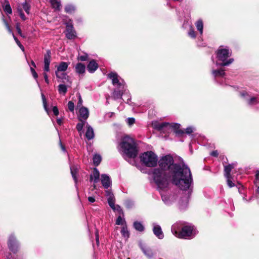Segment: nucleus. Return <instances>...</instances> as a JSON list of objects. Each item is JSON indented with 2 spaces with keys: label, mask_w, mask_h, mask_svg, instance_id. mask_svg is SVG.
<instances>
[{
  "label": "nucleus",
  "mask_w": 259,
  "mask_h": 259,
  "mask_svg": "<svg viewBox=\"0 0 259 259\" xmlns=\"http://www.w3.org/2000/svg\"><path fill=\"white\" fill-rule=\"evenodd\" d=\"M101 182L103 187L107 190L111 186V179L110 177L107 174H102L101 176Z\"/></svg>",
  "instance_id": "ddd939ff"
},
{
  "label": "nucleus",
  "mask_w": 259,
  "mask_h": 259,
  "mask_svg": "<svg viewBox=\"0 0 259 259\" xmlns=\"http://www.w3.org/2000/svg\"><path fill=\"white\" fill-rule=\"evenodd\" d=\"M193 130L192 127H188L186 129V133L188 134H190L193 133Z\"/></svg>",
  "instance_id": "4d7b16f0"
},
{
  "label": "nucleus",
  "mask_w": 259,
  "mask_h": 259,
  "mask_svg": "<svg viewBox=\"0 0 259 259\" xmlns=\"http://www.w3.org/2000/svg\"><path fill=\"white\" fill-rule=\"evenodd\" d=\"M67 38L68 39H73L77 37L76 32L74 29L72 22L69 20L66 23V30L64 32Z\"/></svg>",
  "instance_id": "1a4fd4ad"
},
{
  "label": "nucleus",
  "mask_w": 259,
  "mask_h": 259,
  "mask_svg": "<svg viewBox=\"0 0 259 259\" xmlns=\"http://www.w3.org/2000/svg\"><path fill=\"white\" fill-rule=\"evenodd\" d=\"M210 155L217 157L219 155V153L217 150H214L210 153Z\"/></svg>",
  "instance_id": "6e6d98bb"
},
{
  "label": "nucleus",
  "mask_w": 259,
  "mask_h": 259,
  "mask_svg": "<svg viewBox=\"0 0 259 259\" xmlns=\"http://www.w3.org/2000/svg\"><path fill=\"white\" fill-rule=\"evenodd\" d=\"M44 75V79H45V82L47 83V84H49V80L48 79V75L46 73H44L43 74Z\"/></svg>",
  "instance_id": "13d9d810"
},
{
  "label": "nucleus",
  "mask_w": 259,
  "mask_h": 259,
  "mask_svg": "<svg viewBox=\"0 0 259 259\" xmlns=\"http://www.w3.org/2000/svg\"><path fill=\"white\" fill-rule=\"evenodd\" d=\"M41 97H42L43 105H44V107L45 108V110L46 111V112L47 113H48L49 110H48V107H47V101H46L45 96L44 94H41Z\"/></svg>",
  "instance_id": "79ce46f5"
},
{
  "label": "nucleus",
  "mask_w": 259,
  "mask_h": 259,
  "mask_svg": "<svg viewBox=\"0 0 259 259\" xmlns=\"http://www.w3.org/2000/svg\"><path fill=\"white\" fill-rule=\"evenodd\" d=\"M196 26L197 30L199 31L200 35H202L203 31V23L202 20H198L196 22Z\"/></svg>",
  "instance_id": "7c9ffc66"
},
{
  "label": "nucleus",
  "mask_w": 259,
  "mask_h": 259,
  "mask_svg": "<svg viewBox=\"0 0 259 259\" xmlns=\"http://www.w3.org/2000/svg\"><path fill=\"white\" fill-rule=\"evenodd\" d=\"M6 4L3 6L4 11L8 14H12V10L8 0H5Z\"/></svg>",
  "instance_id": "c756f323"
},
{
  "label": "nucleus",
  "mask_w": 259,
  "mask_h": 259,
  "mask_svg": "<svg viewBox=\"0 0 259 259\" xmlns=\"http://www.w3.org/2000/svg\"><path fill=\"white\" fill-rule=\"evenodd\" d=\"M86 127L87 131L85 134V137L88 140H91L93 139L95 137L94 130L92 127L88 123H87Z\"/></svg>",
  "instance_id": "4be33fe9"
},
{
  "label": "nucleus",
  "mask_w": 259,
  "mask_h": 259,
  "mask_svg": "<svg viewBox=\"0 0 259 259\" xmlns=\"http://www.w3.org/2000/svg\"><path fill=\"white\" fill-rule=\"evenodd\" d=\"M105 193L107 197L108 204L110 207L113 210H116L120 213L123 214V212L120 206L118 205H117L116 206L115 205V199L112 191L111 190H106L105 191Z\"/></svg>",
  "instance_id": "6e6552de"
},
{
  "label": "nucleus",
  "mask_w": 259,
  "mask_h": 259,
  "mask_svg": "<svg viewBox=\"0 0 259 259\" xmlns=\"http://www.w3.org/2000/svg\"><path fill=\"white\" fill-rule=\"evenodd\" d=\"M158 168L149 172L159 190L167 187L169 180L186 194V204L190 198L193 190V180L189 167L184 163H175L172 156L167 154L158 161Z\"/></svg>",
  "instance_id": "f257e3e1"
},
{
  "label": "nucleus",
  "mask_w": 259,
  "mask_h": 259,
  "mask_svg": "<svg viewBox=\"0 0 259 259\" xmlns=\"http://www.w3.org/2000/svg\"><path fill=\"white\" fill-rule=\"evenodd\" d=\"M77 21L78 22H82V20H81V18H78V19H77Z\"/></svg>",
  "instance_id": "69168bd1"
},
{
  "label": "nucleus",
  "mask_w": 259,
  "mask_h": 259,
  "mask_svg": "<svg viewBox=\"0 0 259 259\" xmlns=\"http://www.w3.org/2000/svg\"><path fill=\"white\" fill-rule=\"evenodd\" d=\"M54 114L57 116L59 114V110L57 106H54L52 109Z\"/></svg>",
  "instance_id": "864d4df0"
},
{
  "label": "nucleus",
  "mask_w": 259,
  "mask_h": 259,
  "mask_svg": "<svg viewBox=\"0 0 259 259\" xmlns=\"http://www.w3.org/2000/svg\"><path fill=\"white\" fill-rule=\"evenodd\" d=\"M57 124H58V125H62V119H61V118H57Z\"/></svg>",
  "instance_id": "680f3d73"
},
{
  "label": "nucleus",
  "mask_w": 259,
  "mask_h": 259,
  "mask_svg": "<svg viewBox=\"0 0 259 259\" xmlns=\"http://www.w3.org/2000/svg\"><path fill=\"white\" fill-rule=\"evenodd\" d=\"M256 191H257V192L258 193H259V186L257 187Z\"/></svg>",
  "instance_id": "774afa93"
},
{
  "label": "nucleus",
  "mask_w": 259,
  "mask_h": 259,
  "mask_svg": "<svg viewBox=\"0 0 259 259\" xmlns=\"http://www.w3.org/2000/svg\"><path fill=\"white\" fill-rule=\"evenodd\" d=\"M89 116V111L88 109L84 106H81L79 109L78 120L79 121H84L87 120Z\"/></svg>",
  "instance_id": "f8f14e48"
},
{
  "label": "nucleus",
  "mask_w": 259,
  "mask_h": 259,
  "mask_svg": "<svg viewBox=\"0 0 259 259\" xmlns=\"http://www.w3.org/2000/svg\"><path fill=\"white\" fill-rule=\"evenodd\" d=\"M259 183V170H256L255 175L254 184L257 185Z\"/></svg>",
  "instance_id": "09e8293b"
},
{
  "label": "nucleus",
  "mask_w": 259,
  "mask_h": 259,
  "mask_svg": "<svg viewBox=\"0 0 259 259\" xmlns=\"http://www.w3.org/2000/svg\"><path fill=\"white\" fill-rule=\"evenodd\" d=\"M100 172L97 168H94L93 173L90 175V180L93 181L94 183H97L99 181Z\"/></svg>",
  "instance_id": "5701e85b"
},
{
  "label": "nucleus",
  "mask_w": 259,
  "mask_h": 259,
  "mask_svg": "<svg viewBox=\"0 0 259 259\" xmlns=\"http://www.w3.org/2000/svg\"><path fill=\"white\" fill-rule=\"evenodd\" d=\"M8 245L9 249L14 253H16L19 248V243L13 235L9 237Z\"/></svg>",
  "instance_id": "9b49d317"
},
{
  "label": "nucleus",
  "mask_w": 259,
  "mask_h": 259,
  "mask_svg": "<svg viewBox=\"0 0 259 259\" xmlns=\"http://www.w3.org/2000/svg\"><path fill=\"white\" fill-rule=\"evenodd\" d=\"M23 9L27 14H30V6L26 2H25L22 4Z\"/></svg>",
  "instance_id": "4c0bfd02"
},
{
  "label": "nucleus",
  "mask_w": 259,
  "mask_h": 259,
  "mask_svg": "<svg viewBox=\"0 0 259 259\" xmlns=\"http://www.w3.org/2000/svg\"><path fill=\"white\" fill-rule=\"evenodd\" d=\"M64 10L66 13L70 14L75 11V7L73 5L68 4L65 6Z\"/></svg>",
  "instance_id": "72a5a7b5"
},
{
  "label": "nucleus",
  "mask_w": 259,
  "mask_h": 259,
  "mask_svg": "<svg viewBox=\"0 0 259 259\" xmlns=\"http://www.w3.org/2000/svg\"><path fill=\"white\" fill-rule=\"evenodd\" d=\"M133 227L134 229L139 232H143L145 230V227L142 223L139 221H135L133 223Z\"/></svg>",
  "instance_id": "cd10ccee"
},
{
  "label": "nucleus",
  "mask_w": 259,
  "mask_h": 259,
  "mask_svg": "<svg viewBox=\"0 0 259 259\" xmlns=\"http://www.w3.org/2000/svg\"><path fill=\"white\" fill-rule=\"evenodd\" d=\"M68 108L70 111L73 112L74 110V103L70 101L68 103Z\"/></svg>",
  "instance_id": "a18cd8bd"
},
{
  "label": "nucleus",
  "mask_w": 259,
  "mask_h": 259,
  "mask_svg": "<svg viewBox=\"0 0 259 259\" xmlns=\"http://www.w3.org/2000/svg\"><path fill=\"white\" fill-rule=\"evenodd\" d=\"M50 3L55 11H60L61 6V1L60 0H50Z\"/></svg>",
  "instance_id": "c85d7f7f"
},
{
  "label": "nucleus",
  "mask_w": 259,
  "mask_h": 259,
  "mask_svg": "<svg viewBox=\"0 0 259 259\" xmlns=\"http://www.w3.org/2000/svg\"><path fill=\"white\" fill-rule=\"evenodd\" d=\"M69 64L65 62H61L57 66L55 72H65L68 68Z\"/></svg>",
  "instance_id": "393cba45"
},
{
  "label": "nucleus",
  "mask_w": 259,
  "mask_h": 259,
  "mask_svg": "<svg viewBox=\"0 0 259 259\" xmlns=\"http://www.w3.org/2000/svg\"><path fill=\"white\" fill-rule=\"evenodd\" d=\"M131 96H128V98L127 99L126 103H128L129 102L131 101Z\"/></svg>",
  "instance_id": "0e129e2a"
},
{
  "label": "nucleus",
  "mask_w": 259,
  "mask_h": 259,
  "mask_svg": "<svg viewBox=\"0 0 259 259\" xmlns=\"http://www.w3.org/2000/svg\"><path fill=\"white\" fill-rule=\"evenodd\" d=\"M108 77L112 80V82L113 85H117V87L119 88H124L126 86L125 81L121 79V80L118 78V75L117 73L115 72H111L108 74Z\"/></svg>",
  "instance_id": "9d476101"
},
{
  "label": "nucleus",
  "mask_w": 259,
  "mask_h": 259,
  "mask_svg": "<svg viewBox=\"0 0 259 259\" xmlns=\"http://www.w3.org/2000/svg\"><path fill=\"white\" fill-rule=\"evenodd\" d=\"M153 232L154 234L159 239H162L164 238V234L162 231L161 227L155 223L152 224Z\"/></svg>",
  "instance_id": "2eb2a0df"
},
{
  "label": "nucleus",
  "mask_w": 259,
  "mask_h": 259,
  "mask_svg": "<svg viewBox=\"0 0 259 259\" xmlns=\"http://www.w3.org/2000/svg\"><path fill=\"white\" fill-rule=\"evenodd\" d=\"M16 30L20 35H22V31L20 28V24L19 23H17L16 25Z\"/></svg>",
  "instance_id": "603ef678"
},
{
  "label": "nucleus",
  "mask_w": 259,
  "mask_h": 259,
  "mask_svg": "<svg viewBox=\"0 0 259 259\" xmlns=\"http://www.w3.org/2000/svg\"><path fill=\"white\" fill-rule=\"evenodd\" d=\"M227 179V182L228 186L230 188L233 187L235 186V184L231 181V176H228V178H226Z\"/></svg>",
  "instance_id": "de8ad7c7"
},
{
  "label": "nucleus",
  "mask_w": 259,
  "mask_h": 259,
  "mask_svg": "<svg viewBox=\"0 0 259 259\" xmlns=\"http://www.w3.org/2000/svg\"><path fill=\"white\" fill-rule=\"evenodd\" d=\"M139 246L142 250L143 253L148 258H151L153 256V253L152 249L146 246L142 241H139Z\"/></svg>",
  "instance_id": "4468645a"
},
{
  "label": "nucleus",
  "mask_w": 259,
  "mask_h": 259,
  "mask_svg": "<svg viewBox=\"0 0 259 259\" xmlns=\"http://www.w3.org/2000/svg\"><path fill=\"white\" fill-rule=\"evenodd\" d=\"M67 92V86L64 84H60L58 85V92L60 94L65 95Z\"/></svg>",
  "instance_id": "2f4dec72"
},
{
  "label": "nucleus",
  "mask_w": 259,
  "mask_h": 259,
  "mask_svg": "<svg viewBox=\"0 0 259 259\" xmlns=\"http://www.w3.org/2000/svg\"><path fill=\"white\" fill-rule=\"evenodd\" d=\"M30 71L31 72V73L32 74L33 77L36 80L38 87H40L39 84V83L38 82V80H37V77H38L37 73H36V72L35 71L34 69L33 68L31 67H30Z\"/></svg>",
  "instance_id": "a19ab883"
},
{
  "label": "nucleus",
  "mask_w": 259,
  "mask_h": 259,
  "mask_svg": "<svg viewBox=\"0 0 259 259\" xmlns=\"http://www.w3.org/2000/svg\"><path fill=\"white\" fill-rule=\"evenodd\" d=\"M141 161L148 167H155L158 163L157 156L152 151L144 152L140 156Z\"/></svg>",
  "instance_id": "423d86ee"
},
{
  "label": "nucleus",
  "mask_w": 259,
  "mask_h": 259,
  "mask_svg": "<svg viewBox=\"0 0 259 259\" xmlns=\"http://www.w3.org/2000/svg\"><path fill=\"white\" fill-rule=\"evenodd\" d=\"M85 66L81 63H78L75 66V70L77 73L83 74L85 72Z\"/></svg>",
  "instance_id": "a878e982"
},
{
  "label": "nucleus",
  "mask_w": 259,
  "mask_h": 259,
  "mask_svg": "<svg viewBox=\"0 0 259 259\" xmlns=\"http://www.w3.org/2000/svg\"><path fill=\"white\" fill-rule=\"evenodd\" d=\"M96 240L98 245L99 244V235L98 231L97 230L95 232Z\"/></svg>",
  "instance_id": "5fc2aeb1"
},
{
  "label": "nucleus",
  "mask_w": 259,
  "mask_h": 259,
  "mask_svg": "<svg viewBox=\"0 0 259 259\" xmlns=\"http://www.w3.org/2000/svg\"><path fill=\"white\" fill-rule=\"evenodd\" d=\"M87 123H88L86 122V121H82L78 122L76 126V128L77 131L78 132H81L82 131L83 126H84V125H87Z\"/></svg>",
  "instance_id": "f704fd0d"
},
{
  "label": "nucleus",
  "mask_w": 259,
  "mask_h": 259,
  "mask_svg": "<svg viewBox=\"0 0 259 259\" xmlns=\"http://www.w3.org/2000/svg\"><path fill=\"white\" fill-rule=\"evenodd\" d=\"M231 55V52L227 47L225 48L220 47L217 51V61L215 62V66L217 68L220 67L228 66L233 61V58L227 59Z\"/></svg>",
  "instance_id": "20e7f679"
},
{
  "label": "nucleus",
  "mask_w": 259,
  "mask_h": 259,
  "mask_svg": "<svg viewBox=\"0 0 259 259\" xmlns=\"http://www.w3.org/2000/svg\"><path fill=\"white\" fill-rule=\"evenodd\" d=\"M60 147H61V148L62 150L64 152H66V149H65L64 146L62 145V144L61 141L60 142Z\"/></svg>",
  "instance_id": "052dcab7"
},
{
  "label": "nucleus",
  "mask_w": 259,
  "mask_h": 259,
  "mask_svg": "<svg viewBox=\"0 0 259 259\" xmlns=\"http://www.w3.org/2000/svg\"><path fill=\"white\" fill-rule=\"evenodd\" d=\"M31 64L32 66H33L34 67H36V65L33 60L31 61Z\"/></svg>",
  "instance_id": "e2e57ef3"
},
{
  "label": "nucleus",
  "mask_w": 259,
  "mask_h": 259,
  "mask_svg": "<svg viewBox=\"0 0 259 259\" xmlns=\"http://www.w3.org/2000/svg\"><path fill=\"white\" fill-rule=\"evenodd\" d=\"M153 126L155 129L163 133L169 132V130H173L176 134L179 136H181L185 133L184 131L180 129V124L177 123L156 122L153 123Z\"/></svg>",
  "instance_id": "39448f33"
},
{
  "label": "nucleus",
  "mask_w": 259,
  "mask_h": 259,
  "mask_svg": "<svg viewBox=\"0 0 259 259\" xmlns=\"http://www.w3.org/2000/svg\"><path fill=\"white\" fill-rule=\"evenodd\" d=\"M127 122L128 125H132L135 122V119L133 117H128L127 119Z\"/></svg>",
  "instance_id": "8fccbe9b"
},
{
  "label": "nucleus",
  "mask_w": 259,
  "mask_h": 259,
  "mask_svg": "<svg viewBox=\"0 0 259 259\" xmlns=\"http://www.w3.org/2000/svg\"><path fill=\"white\" fill-rule=\"evenodd\" d=\"M88 199L89 201L91 203H93V202H95V201H96L94 197L90 196L88 197Z\"/></svg>",
  "instance_id": "bf43d9fd"
},
{
  "label": "nucleus",
  "mask_w": 259,
  "mask_h": 259,
  "mask_svg": "<svg viewBox=\"0 0 259 259\" xmlns=\"http://www.w3.org/2000/svg\"><path fill=\"white\" fill-rule=\"evenodd\" d=\"M123 222L124 226L121 228L120 233L122 236L127 239L130 237V233L128 230L126 221H124Z\"/></svg>",
  "instance_id": "b1692460"
},
{
  "label": "nucleus",
  "mask_w": 259,
  "mask_h": 259,
  "mask_svg": "<svg viewBox=\"0 0 259 259\" xmlns=\"http://www.w3.org/2000/svg\"><path fill=\"white\" fill-rule=\"evenodd\" d=\"M3 21L6 27H7L8 30L9 31V32L12 34L13 36L14 37V39L15 40L16 44L18 45V46L20 47V48L21 49V50L22 51H24V46L21 44L20 41L18 40V39L15 36V35L13 33V32L12 29H11V28H10V26H9L7 21L5 19L4 15H3Z\"/></svg>",
  "instance_id": "f3484780"
},
{
  "label": "nucleus",
  "mask_w": 259,
  "mask_h": 259,
  "mask_svg": "<svg viewBox=\"0 0 259 259\" xmlns=\"http://www.w3.org/2000/svg\"><path fill=\"white\" fill-rule=\"evenodd\" d=\"M88 54L87 53H84L83 55H79L77 59L81 61H85L88 60Z\"/></svg>",
  "instance_id": "58836bf2"
},
{
  "label": "nucleus",
  "mask_w": 259,
  "mask_h": 259,
  "mask_svg": "<svg viewBox=\"0 0 259 259\" xmlns=\"http://www.w3.org/2000/svg\"><path fill=\"white\" fill-rule=\"evenodd\" d=\"M98 64L95 60L90 61L87 65V69L88 71L91 73H94L98 68Z\"/></svg>",
  "instance_id": "412c9836"
},
{
  "label": "nucleus",
  "mask_w": 259,
  "mask_h": 259,
  "mask_svg": "<svg viewBox=\"0 0 259 259\" xmlns=\"http://www.w3.org/2000/svg\"><path fill=\"white\" fill-rule=\"evenodd\" d=\"M51 52L50 50L47 51L46 54L44 56V70L45 72L50 71V64L51 62Z\"/></svg>",
  "instance_id": "dca6fc26"
},
{
  "label": "nucleus",
  "mask_w": 259,
  "mask_h": 259,
  "mask_svg": "<svg viewBox=\"0 0 259 259\" xmlns=\"http://www.w3.org/2000/svg\"><path fill=\"white\" fill-rule=\"evenodd\" d=\"M125 206L128 209L131 208L134 206V202L129 200H126L125 202Z\"/></svg>",
  "instance_id": "49530a36"
},
{
  "label": "nucleus",
  "mask_w": 259,
  "mask_h": 259,
  "mask_svg": "<svg viewBox=\"0 0 259 259\" xmlns=\"http://www.w3.org/2000/svg\"><path fill=\"white\" fill-rule=\"evenodd\" d=\"M188 35L193 38H195L196 36V32L192 27H191L188 32Z\"/></svg>",
  "instance_id": "c03bdc74"
},
{
  "label": "nucleus",
  "mask_w": 259,
  "mask_h": 259,
  "mask_svg": "<svg viewBox=\"0 0 259 259\" xmlns=\"http://www.w3.org/2000/svg\"><path fill=\"white\" fill-rule=\"evenodd\" d=\"M70 169L71 176H72L73 179L75 182V186H76V188H77V174L78 171V166L77 165H71L70 166Z\"/></svg>",
  "instance_id": "aec40b11"
},
{
  "label": "nucleus",
  "mask_w": 259,
  "mask_h": 259,
  "mask_svg": "<svg viewBox=\"0 0 259 259\" xmlns=\"http://www.w3.org/2000/svg\"><path fill=\"white\" fill-rule=\"evenodd\" d=\"M180 223H177L171 226L172 233L180 238L192 239L197 234V231L192 225H185L182 227Z\"/></svg>",
  "instance_id": "f03ea898"
},
{
  "label": "nucleus",
  "mask_w": 259,
  "mask_h": 259,
  "mask_svg": "<svg viewBox=\"0 0 259 259\" xmlns=\"http://www.w3.org/2000/svg\"><path fill=\"white\" fill-rule=\"evenodd\" d=\"M55 74L58 78L61 79H68L69 76L67 75L66 73L63 72L60 73L58 72H55Z\"/></svg>",
  "instance_id": "e433bc0d"
},
{
  "label": "nucleus",
  "mask_w": 259,
  "mask_h": 259,
  "mask_svg": "<svg viewBox=\"0 0 259 259\" xmlns=\"http://www.w3.org/2000/svg\"><path fill=\"white\" fill-rule=\"evenodd\" d=\"M235 165V163H232L224 166V175L226 178H228V176H231L230 172L231 170L234 167Z\"/></svg>",
  "instance_id": "bb28decb"
},
{
  "label": "nucleus",
  "mask_w": 259,
  "mask_h": 259,
  "mask_svg": "<svg viewBox=\"0 0 259 259\" xmlns=\"http://www.w3.org/2000/svg\"><path fill=\"white\" fill-rule=\"evenodd\" d=\"M102 157L100 154H96L93 157V163L95 166H98L101 163Z\"/></svg>",
  "instance_id": "473e14b6"
},
{
  "label": "nucleus",
  "mask_w": 259,
  "mask_h": 259,
  "mask_svg": "<svg viewBox=\"0 0 259 259\" xmlns=\"http://www.w3.org/2000/svg\"><path fill=\"white\" fill-rule=\"evenodd\" d=\"M17 11L21 17V18L23 20V21H25L26 20L27 18L25 17L23 12V10L21 8V7H18L17 8Z\"/></svg>",
  "instance_id": "ea45409f"
},
{
  "label": "nucleus",
  "mask_w": 259,
  "mask_h": 259,
  "mask_svg": "<svg viewBox=\"0 0 259 259\" xmlns=\"http://www.w3.org/2000/svg\"><path fill=\"white\" fill-rule=\"evenodd\" d=\"M125 221L124 219H122L120 215H119L116 221V224L117 225H123L124 226L123 221Z\"/></svg>",
  "instance_id": "37998d69"
},
{
  "label": "nucleus",
  "mask_w": 259,
  "mask_h": 259,
  "mask_svg": "<svg viewBox=\"0 0 259 259\" xmlns=\"http://www.w3.org/2000/svg\"><path fill=\"white\" fill-rule=\"evenodd\" d=\"M240 96L250 106H253L259 104V96H251L248 93L245 91L240 92Z\"/></svg>",
  "instance_id": "0eeeda50"
},
{
  "label": "nucleus",
  "mask_w": 259,
  "mask_h": 259,
  "mask_svg": "<svg viewBox=\"0 0 259 259\" xmlns=\"http://www.w3.org/2000/svg\"><path fill=\"white\" fill-rule=\"evenodd\" d=\"M120 148L124 153L130 158H135L138 154V149L134 140L126 136L121 139Z\"/></svg>",
  "instance_id": "7ed1b4c3"
},
{
  "label": "nucleus",
  "mask_w": 259,
  "mask_h": 259,
  "mask_svg": "<svg viewBox=\"0 0 259 259\" xmlns=\"http://www.w3.org/2000/svg\"><path fill=\"white\" fill-rule=\"evenodd\" d=\"M126 86H125L124 88H119L116 87L113 93V97L115 100L118 99H121V97L124 93L126 91Z\"/></svg>",
  "instance_id": "6ab92c4d"
},
{
  "label": "nucleus",
  "mask_w": 259,
  "mask_h": 259,
  "mask_svg": "<svg viewBox=\"0 0 259 259\" xmlns=\"http://www.w3.org/2000/svg\"><path fill=\"white\" fill-rule=\"evenodd\" d=\"M109 114H110V116L111 117L114 114V112H110V113H109Z\"/></svg>",
  "instance_id": "338daca9"
},
{
  "label": "nucleus",
  "mask_w": 259,
  "mask_h": 259,
  "mask_svg": "<svg viewBox=\"0 0 259 259\" xmlns=\"http://www.w3.org/2000/svg\"><path fill=\"white\" fill-rule=\"evenodd\" d=\"M77 97H78V101L77 102V107H80L81 106H82V98H81V95H80V94H78Z\"/></svg>",
  "instance_id": "3c124183"
},
{
  "label": "nucleus",
  "mask_w": 259,
  "mask_h": 259,
  "mask_svg": "<svg viewBox=\"0 0 259 259\" xmlns=\"http://www.w3.org/2000/svg\"><path fill=\"white\" fill-rule=\"evenodd\" d=\"M212 74L216 81L218 82V78H223L225 75V70L222 68L212 69Z\"/></svg>",
  "instance_id": "a211bd4d"
},
{
  "label": "nucleus",
  "mask_w": 259,
  "mask_h": 259,
  "mask_svg": "<svg viewBox=\"0 0 259 259\" xmlns=\"http://www.w3.org/2000/svg\"><path fill=\"white\" fill-rule=\"evenodd\" d=\"M161 195L162 201L166 205H170L171 204V201L170 200L168 196L164 194H161Z\"/></svg>",
  "instance_id": "c9c22d12"
}]
</instances>
